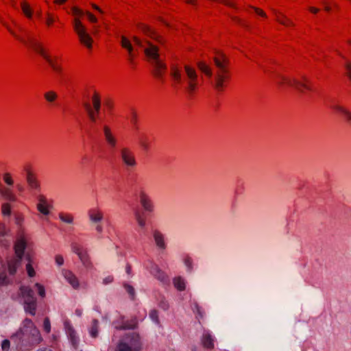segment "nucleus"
Returning a JSON list of instances; mask_svg holds the SVG:
<instances>
[{
  "label": "nucleus",
  "instance_id": "nucleus-35",
  "mask_svg": "<svg viewBox=\"0 0 351 351\" xmlns=\"http://www.w3.org/2000/svg\"><path fill=\"white\" fill-rule=\"evenodd\" d=\"M11 202H3L1 204V213L4 217H10L11 215Z\"/></svg>",
  "mask_w": 351,
  "mask_h": 351
},
{
  "label": "nucleus",
  "instance_id": "nucleus-55",
  "mask_svg": "<svg viewBox=\"0 0 351 351\" xmlns=\"http://www.w3.org/2000/svg\"><path fill=\"white\" fill-rule=\"evenodd\" d=\"M86 15L89 19V21L92 23H96L97 21V18L93 15L91 13L87 12H86Z\"/></svg>",
  "mask_w": 351,
  "mask_h": 351
},
{
  "label": "nucleus",
  "instance_id": "nucleus-64",
  "mask_svg": "<svg viewBox=\"0 0 351 351\" xmlns=\"http://www.w3.org/2000/svg\"><path fill=\"white\" fill-rule=\"evenodd\" d=\"M37 351H52V350L50 348H45L39 349Z\"/></svg>",
  "mask_w": 351,
  "mask_h": 351
},
{
  "label": "nucleus",
  "instance_id": "nucleus-36",
  "mask_svg": "<svg viewBox=\"0 0 351 351\" xmlns=\"http://www.w3.org/2000/svg\"><path fill=\"white\" fill-rule=\"evenodd\" d=\"M73 26L74 29L77 35L80 34V32H84L86 31V27L83 25L79 19H75Z\"/></svg>",
  "mask_w": 351,
  "mask_h": 351
},
{
  "label": "nucleus",
  "instance_id": "nucleus-46",
  "mask_svg": "<svg viewBox=\"0 0 351 351\" xmlns=\"http://www.w3.org/2000/svg\"><path fill=\"white\" fill-rule=\"evenodd\" d=\"M3 181L8 185L7 186L11 187L14 184V180L11 177V175L9 173H5L3 174Z\"/></svg>",
  "mask_w": 351,
  "mask_h": 351
},
{
  "label": "nucleus",
  "instance_id": "nucleus-30",
  "mask_svg": "<svg viewBox=\"0 0 351 351\" xmlns=\"http://www.w3.org/2000/svg\"><path fill=\"white\" fill-rule=\"evenodd\" d=\"M113 325L115 329L117 330H126V329H133L135 328L136 323H128L122 321L121 324H119L117 322H113Z\"/></svg>",
  "mask_w": 351,
  "mask_h": 351
},
{
  "label": "nucleus",
  "instance_id": "nucleus-44",
  "mask_svg": "<svg viewBox=\"0 0 351 351\" xmlns=\"http://www.w3.org/2000/svg\"><path fill=\"white\" fill-rule=\"evenodd\" d=\"M184 264L186 267L188 272L191 273L193 270V261L191 257L186 256L184 259Z\"/></svg>",
  "mask_w": 351,
  "mask_h": 351
},
{
  "label": "nucleus",
  "instance_id": "nucleus-13",
  "mask_svg": "<svg viewBox=\"0 0 351 351\" xmlns=\"http://www.w3.org/2000/svg\"><path fill=\"white\" fill-rule=\"evenodd\" d=\"M0 197L3 202H15L17 199L16 195L11 187L0 184Z\"/></svg>",
  "mask_w": 351,
  "mask_h": 351
},
{
  "label": "nucleus",
  "instance_id": "nucleus-3",
  "mask_svg": "<svg viewBox=\"0 0 351 351\" xmlns=\"http://www.w3.org/2000/svg\"><path fill=\"white\" fill-rule=\"evenodd\" d=\"M133 40L134 45L137 48H141L143 50L148 60L154 66V75L156 77L160 78L162 76L164 71L166 69V66L160 58L158 47L148 41L144 43L136 36L133 37Z\"/></svg>",
  "mask_w": 351,
  "mask_h": 351
},
{
  "label": "nucleus",
  "instance_id": "nucleus-61",
  "mask_svg": "<svg viewBox=\"0 0 351 351\" xmlns=\"http://www.w3.org/2000/svg\"><path fill=\"white\" fill-rule=\"evenodd\" d=\"M187 3L195 5L196 4V0H184Z\"/></svg>",
  "mask_w": 351,
  "mask_h": 351
},
{
  "label": "nucleus",
  "instance_id": "nucleus-23",
  "mask_svg": "<svg viewBox=\"0 0 351 351\" xmlns=\"http://www.w3.org/2000/svg\"><path fill=\"white\" fill-rule=\"evenodd\" d=\"M63 275L66 281L74 288L77 289L79 287L78 280L76 276L70 271H64Z\"/></svg>",
  "mask_w": 351,
  "mask_h": 351
},
{
  "label": "nucleus",
  "instance_id": "nucleus-54",
  "mask_svg": "<svg viewBox=\"0 0 351 351\" xmlns=\"http://www.w3.org/2000/svg\"><path fill=\"white\" fill-rule=\"evenodd\" d=\"M131 122L134 124V125L136 128V129H138V127H137V117H136V114L135 112H132Z\"/></svg>",
  "mask_w": 351,
  "mask_h": 351
},
{
  "label": "nucleus",
  "instance_id": "nucleus-59",
  "mask_svg": "<svg viewBox=\"0 0 351 351\" xmlns=\"http://www.w3.org/2000/svg\"><path fill=\"white\" fill-rule=\"evenodd\" d=\"M54 21V19L52 16H49L47 19L46 23L47 25H51Z\"/></svg>",
  "mask_w": 351,
  "mask_h": 351
},
{
  "label": "nucleus",
  "instance_id": "nucleus-19",
  "mask_svg": "<svg viewBox=\"0 0 351 351\" xmlns=\"http://www.w3.org/2000/svg\"><path fill=\"white\" fill-rule=\"evenodd\" d=\"M103 132L105 139L111 148H114L117 145V139L112 134L111 129L109 126L104 125H103Z\"/></svg>",
  "mask_w": 351,
  "mask_h": 351
},
{
  "label": "nucleus",
  "instance_id": "nucleus-53",
  "mask_svg": "<svg viewBox=\"0 0 351 351\" xmlns=\"http://www.w3.org/2000/svg\"><path fill=\"white\" fill-rule=\"evenodd\" d=\"M56 263L58 266H61L64 263V258L60 255H57L56 256Z\"/></svg>",
  "mask_w": 351,
  "mask_h": 351
},
{
  "label": "nucleus",
  "instance_id": "nucleus-29",
  "mask_svg": "<svg viewBox=\"0 0 351 351\" xmlns=\"http://www.w3.org/2000/svg\"><path fill=\"white\" fill-rule=\"evenodd\" d=\"M276 21L285 26H293V23L282 13H276Z\"/></svg>",
  "mask_w": 351,
  "mask_h": 351
},
{
  "label": "nucleus",
  "instance_id": "nucleus-8",
  "mask_svg": "<svg viewBox=\"0 0 351 351\" xmlns=\"http://www.w3.org/2000/svg\"><path fill=\"white\" fill-rule=\"evenodd\" d=\"M19 295L21 298V303L27 314L34 316L36 313L37 300L34 297L33 290L26 286H21L19 289Z\"/></svg>",
  "mask_w": 351,
  "mask_h": 351
},
{
  "label": "nucleus",
  "instance_id": "nucleus-38",
  "mask_svg": "<svg viewBox=\"0 0 351 351\" xmlns=\"http://www.w3.org/2000/svg\"><path fill=\"white\" fill-rule=\"evenodd\" d=\"M135 219L141 228H144L146 226V220L142 215L138 213H135Z\"/></svg>",
  "mask_w": 351,
  "mask_h": 351
},
{
  "label": "nucleus",
  "instance_id": "nucleus-47",
  "mask_svg": "<svg viewBox=\"0 0 351 351\" xmlns=\"http://www.w3.org/2000/svg\"><path fill=\"white\" fill-rule=\"evenodd\" d=\"M35 287L37 289L38 293L41 298H44L45 296V287L40 285V283H36Z\"/></svg>",
  "mask_w": 351,
  "mask_h": 351
},
{
  "label": "nucleus",
  "instance_id": "nucleus-2",
  "mask_svg": "<svg viewBox=\"0 0 351 351\" xmlns=\"http://www.w3.org/2000/svg\"><path fill=\"white\" fill-rule=\"evenodd\" d=\"M10 339L19 349L38 344L43 339L39 330L29 318L23 320L20 328L10 337Z\"/></svg>",
  "mask_w": 351,
  "mask_h": 351
},
{
  "label": "nucleus",
  "instance_id": "nucleus-43",
  "mask_svg": "<svg viewBox=\"0 0 351 351\" xmlns=\"http://www.w3.org/2000/svg\"><path fill=\"white\" fill-rule=\"evenodd\" d=\"M149 317L156 324H159L158 313L156 310H152L149 313Z\"/></svg>",
  "mask_w": 351,
  "mask_h": 351
},
{
  "label": "nucleus",
  "instance_id": "nucleus-21",
  "mask_svg": "<svg viewBox=\"0 0 351 351\" xmlns=\"http://www.w3.org/2000/svg\"><path fill=\"white\" fill-rule=\"evenodd\" d=\"M0 244L4 247H8L10 245V237L5 226L0 223Z\"/></svg>",
  "mask_w": 351,
  "mask_h": 351
},
{
  "label": "nucleus",
  "instance_id": "nucleus-33",
  "mask_svg": "<svg viewBox=\"0 0 351 351\" xmlns=\"http://www.w3.org/2000/svg\"><path fill=\"white\" fill-rule=\"evenodd\" d=\"M98 328H99V322L97 319H93L92 322L91 326L89 329V333L90 337L93 338H96L98 336Z\"/></svg>",
  "mask_w": 351,
  "mask_h": 351
},
{
  "label": "nucleus",
  "instance_id": "nucleus-45",
  "mask_svg": "<svg viewBox=\"0 0 351 351\" xmlns=\"http://www.w3.org/2000/svg\"><path fill=\"white\" fill-rule=\"evenodd\" d=\"M57 97V94L53 91H49L45 94V98L49 102L54 101Z\"/></svg>",
  "mask_w": 351,
  "mask_h": 351
},
{
  "label": "nucleus",
  "instance_id": "nucleus-18",
  "mask_svg": "<svg viewBox=\"0 0 351 351\" xmlns=\"http://www.w3.org/2000/svg\"><path fill=\"white\" fill-rule=\"evenodd\" d=\"M201 341L203 347L207 350H212L215 346V337L209 331H204Z\"/></svg>",
  "mask_w": 351,
  "mask_h": 351
},
{
  "label": "nucleus",
  "instance_id": "nucleus-11",
  "mask_svg": "<svg viewBox=\"0 0 351 351\" xmlns=\"http://www.w3.org/2000/svg\"><path fill=\"white\" fill-rule=\"evenodd\" d=\"M120 156L124 166L130 169L137 165L134 153L128 147H122L120 149Z\"/></svg>",
  "mask_w": 351,
  "mask_h": 351
},
{
  "label": "nucleus",
  "instance_id": "nucleus-26",
  "mask_svg": "<svg viewBox=\"0 0 351 351\" xmlns=\"http://www.w3.org/2000/svg\"><path fill=\"white\" fill-rule=\"evenodd\" d=\"M37 208L42 214L47 215L49 211L47 208L46 200L43 196L39 197V203L37 205Z\"/></svg>",
  "mask_w": 351,
  "mask_h": 351
},
{
  "label": "nucleus",
  "instance_id": "nucleus-60",
  "mask_svg": "<svg viewBox=\"0 0 351 351\" xmlns=\"http://www.w3.org/2000/svg\"><path fill=\"white\" fill-rule=\"evenodd\" d=\"M92 6H93V8L95 10H97V11H98L99 12H100L101 14H104V12L101 8H99L97 5H95V4H93V5H92Z\"/></svg>",
  "mask_w": 351,
  "mask_h": 351
},
{
  "label": "nucleus",
  "instance_id": "nucleus-32",
  "mask_svg": "<svg viewBox=\"0 0 351 351\" xmlns=\"http://www.w3.org/2000/svg\"><path fill=\"white\" fill-rule=\"evenodd\" d=\"M93 110L96 112V113H99L101 108V100L99 95L97 93H95L93 97Z\"/></svg>",
  "mask_w": 351,
  "mask_h": 351
},
{
  "label": "nucleus",
  "instance_id": "nucleus-25",
  "mask_svg": "<svg viewBox=\"0 0 351 351\" xmlns=\"http://www.w3.org/2000/svg\"><path fill=\"white\" fill-rule=\"evenodd\" d=\"M137 140L143 150L147 152L149 148L148 137L145 134H139Z\"/></svg>",
  "mask_w": 351,
  "mask_h": 351
},
{
  "label": "nucleus",
  "instance_id": "nucleus-16",
  "mask_svg": "<svg viewBox=\"0 0 351 351\" xmlns=\"http://www.w3.org/2000/svg\"><path fill=\"white\" fill-rule=\"evenodd\" d=\"M121 45L124 49H127V51H128V60L131 64H133V58L136 56V53L138 52V49H134V47L132 45L131 42L123 36L121 38Z\"/></svg>",
  "mask_w": 351,
  "mask_h": 351
},
{
  "label": "nucleus",
  "instance_id": "nucleus-15",
  "mask_svg": "<svg viewBox=\"0 0 351 351\" xmlns=\"http://www.w3.org/2000/svg\"><path fill=\"white\" fill-rule=\"evenodd\" d=\"M140 203L145 212L153 213L155 206L150 197L144 192L140 193Z\"/></svg>",
  "mask_w": 351,
  "mask_h": 351
},
{
  "label": "nucleus",
  "instance_id": "nucleus-31",
  "mask_svg": "<svg viewBox=\"0 0 351 351\" xmlns=\"http://www.w3.org/2000/svg\"><path fill=\"white\" fill-rule=\"evenodd\" d=\"M58 217L61 221L65 223L73 224L74 222V217L70 213H60Z\"/></svg>",
  "mask_w": 351,
  "mask_h": 351
},
{
  "label": "nucleus",
  "instance_id": "nucleus-58",
  "mask_svg": "<svg viewBox=\"0 0 351 351\" xmlns=\"http://www.w3.org/2000/svg\"><path fill=\"white\" fill-rule=\"evenodd\" d=\"M232 19L235 22H237V23H239V24H241V25H243L245 27H247V25L245 23H243L242 21L240 19H239L237 17H234V16L232 17Z\"/></svg>",
  "mask_w": 351,
  "mask_h": 351
},
{
  "label": "nucleus",
  "instance_id": "nucleus-63",
  "mask_svg": "<svg viewBox=\"0 0 351 351\" xmlns=\"http://www.w3.org/2000/svg\"><path fill=\"white\" fill-rule=\"evenodd\" d=\"M325 6H324V10L327 12H329L330 11V7L328 5L326 4V3H324Z\"/></svg>",
  "mask_w": 351,
  "mask_h": 351
},
{
  "label": "nucleus",
  "instance_id": "nucleus-51",
  "mask_svg": "<svg viewBox=\"0 0 351 351\" xmlns=\"http://www.w3.org/2000/svg\"><path fill=\"white\" fill-rule=\"evenodd\" d=\"M10 346V341L8 339H4L1 343V348L3 350H8Z\"/></svg>",
  "mask_w": 351,
  "mask_h": 351
},
{
  "label": "nucleus",
  "instance_id": "nucleus-40",
  "mask_svg": "<svg viewBox=\"0 0 351 351\" xmlns=\"http://www.w3.org/2000/svg\"><path fill=\"white\" fill-rule=\"evenodd\" d=\"M21 8L23 13L26 15L27 17L32 18V11L29 5L26 2L21 3Z\"/></svg>",
  "mask_w": 351,
  "mask_h": 351
},
{
  "label": "nucleus",
  "instance_id": "nucleus-9",
  "mask_svg": "<svg viewBox=\"0 0 351 351\" xmlns=\"http://www.w3.org/2000/svg\"><path fill=\"white\" fill-rule=\"evenodd\" d=\"M303 81H300L296 79H289L284 76H279L277 80V83L280 85L287 84L288 86H293L301 93H304V89L308 90H313V88L310 86L308 79L303 76Z\"/></svg>",
  "mask_w": 351,
  "mask_h": 351
},
{
  "label": "nucleus",
  "instance_id": "nucleus-7",
  "mask_svg": "<svg viewBox=\"0 0 351 351\" xmlns=\"http://www.w3.org/2000/svg\"><path fill=\"white\" fill-rule=\"evenodd\" d=\"M142 343L138 334L131 332L126 333L117 345L115 351H140Z\"/></svg>",
  "mask_w": 351,
  "mask_h": 351
},
{
  "label": "nucleus",
  "instance_id": "nucleus-12",
  "mask_svg": "<svg viewBox=\"0 0 351 351\" xmlns=\"http://www.w3.org/2000/svg\"><path fill=\"white\" fill-rule=\"evenodd\" d=\"M71 247L72 252L77 255L82 263L86 267H88L90 265V263L89 261L88 255L86 251L84 250L83 247L77 242H72L71 244Z\"/></svg>",
  "mask_w": 351,
  "mask_h": 351
},
{
  "label": "nucleus",
  "instance_id": "nucleus-37",
  "mask_svg": "<svg viewBox=\"0 0 351 351\" xmlns=\"http://www.w3.org/2000/svg\"><path fill=\"white\" fill-rule=\"evenodd\" d=\"M193 311L194 313L197 314L196 317L199 320L203 319L204 317V313L202 310L201 307L198 305L197 303L195 302L193 306Z\"/></svg>",
  "mask_w": 351,
  "mask_h": 351
},
{
  "label": "nucleus",
  "instance_id": "nucleus-4",
  "mask_svg": "<svg viewBox=\"0 0 351 351\" xmlns=\"http://www.w3.org/2000/svg\"><path fill=\"white\" fill-rule=\"evenodd\" d=\"M184 69L183 71L181 68L173 64L171 67V75L178 84H181L185 82L186 84L185 88L191 94L197 86V74L195 70L189 65H185Z\"/></svg>",
  "mask_w": 351,
  "mask_h": 351
},
{
  "label": "nucleus",
  "instance_id": "nucleus-42",
  "mask_svg": "<svg viewBox=\"0 0 351 351\" xmlns=\"http://www.w3.org/2000/svg\"><path fill=\"white\" fill-rule=\"evenodd\" d=\"M158 300V306L163 310H167L169 308V303L163 295H160Z\"/></svg>",
  "mask_w": 351,
  "mask_h": 351
},
{
  "label": "nucleus",
  "instance_id": "nucleus-28",
  "mask_svg": "<svg viewBox=\"0 0 351 351\" xmlns=\"http://www.w3.org/2000/svg\"><path fill=\"white\" fill-rule=\"evenodd\" d=\"M84 106L88 113V117H89L90 120L91 121V122H93V123H95L96 121H97V115L99 113H96V112H95L93 110L92 107L90 106V105L88 103H86V102L84 103Z\"/></svg>",
  "mask_w": 351,
  "mask_h": 351
},
{
  "label": "nucleus",
  "instance_id": "nucleus-20",
  "mask_svg": "<svg viewBox=\"0 0 351 351\" xmlns=\"http://www.w3.org/2000/svg\"><path fill=\"white\" fill-rule=\"evenodd\" d=\"M25 171H26L27 182L29 188L33 190L38 191L40 189V184L38 181L28 168H25Z\"/></svg>",
  "mask_w": 351,
  "mask_h": 351
},
{
  "label": "nucleus",
  "instance_id": "nucleus-6",
  "mask_svg": "<svg viewBox=\"0 0 351 351\" xmlns=\"http://www.w3.org/2000/svg\"><path fill=\"white\" fill-rule=\"evenodd\" d=\"M0 22L8 29L10 33L13 35L16 38L22 42L23 43L29 45L38 53H39L50 65V66L59 75H62V68L60 66L58 65L49 55H47L44 49L43 48L41 44H40L36 40L29 38L28 41L25 40L23 38L17 35L5 23L3 22L0 19Z\"/></svg>",
  "mask_w": 351,
  "mask_h": 351
},
{
  "label": "nucleus",
  "instance_id": "nucleus-1",
  "mask_svg": "<svg viewBox=\"0 0 351 351\" xmlns=\"http://www.w3.org/2000/svg\"><path fill=\"white\" fill-rule=\"evenodd\" d=\"M214 69L203 61L197 63L198 69L207 77H214L212 84L218 91L223 88L225 82L228 79V60L221 52H216V56L213 58Z\"/></svg>",
  "mask_w": 351,
  "mask_h": 351
},
{
  "label": "nucleus",
  "instance_id": "nucleus-5",
  "mask_svg": "<svg viewBox=\"0 0 351 351\" xmlns=\"http://www.w3.org/2000/svg\"><path fill=\"white\" fill-rule=\"evenodd\" d=\"M26 241L23 238L19 239L14 245L16 258L8 262V271L10 275H14L18 267L21 264L23 256L27 260L28 263L26 265L27 274L29 277H34L36 274L33 267L31 265L30 255L27 254L25 255V250L26 248Z\"/></svg>",
  "mask_w": 351,
  "mask_h": 351
},
{
  "label": "nucleus",
  "instance_id": "nucleus-62",
  "mask_svg": "<svg viewBox=\"0 0 351 351\" xmlns=\"http://www.w3.org/2000/svg\"><path fill=\"white\" fill-rule=\"evenodd\" d=\"M310 11L313 13H317L319 10L317 8H310Z\"/></svg>",
  "mask_w": 351,
  "mask_h": 351
},
{
  "label": "nucleus",
  "instance_id": "nucleus-39",
  "mask_svg": "<svg viewBox=\"0 0 351 351\" xmlns=\"http://www.w3.org/2000/svg\"><path fill=\"white\" fill-rule=\"evenodd\" d=\"M155 278L163 284H167L169 282L167 275L162 270L156 276Z\"/></svg>",
  "mask_w": 351,
  "mask_h": 351
},
{
  "label": "nucleus",
  "instance_id": "nucleus-27",
  "mask_svg": "<svg viewBox=\"0 0 351 351\" xmlns=\"http://www.w3.org/2000/svg\"><path fill=\"white\" fill-rule=\"evenodd\" d=\"M333 108L342 114L343 117H345L346 120L349 123H351V112H350L346 108H343V106L336 105L333 107Z\"/></svg>",
  "mask_w": 351,
  "mask_h": 351
},
{
  "label": "nucleus",
  "instance_id": "nucleus-41",
  "mask_svg": "<svg viewBox=\"0 0 351 351\" xmlns=\"http://www.w3.org/2000/svg\"><path fill=\"white\" fill-rule=\"evenodd\" d=\"M123 287H124L125 291H127V293L129 294L130 299L134 300L135 295H136V292H135L134 287L127 283H125L123 285Z\"/></svg>",
  "mask_w": 351,
  "mask_h": 351
},
{
  "label": "nucleus",
  "instance_id": "nucleus-50",
  "mask_svg": "<svg viewBox=\"0 0 351 351\" xmlns=\"http://www.w3.org/2000/svg\"><path fill=\"white\" fill-rule=\"evenodd\" d=\"M344 66L346 70V75L351 80V62H346L344 64Z\"/></svg>",
  "mask_w": 351,
  "mask_h": 351
},
{
  "label": "nucleus",
  "instance_id": "nucleus-49",
  "mask_svg": "<svg viewBox=\"0 0 351 351\" xmlns=\"http://www.w3.org/2000/svg\"><path fill=\"white\" fill-rule=\"evenodd\" d=\"M160 271H161V269L158 267V266L157 265H156V264L151 265L149 271L153 276L156 277V276L158 273H160Z\"/></svg>",
  "mask_w": 351,
  "mask_h": 351
},
{
  "label": "nucleus",
  "instance_id": "nucleus-24",
  "mask_svg": "<svg viewBox=\"0 0 351 351\" xmlns=\"http://www.w3.org/2000/svg\"><path fill=\"white\" fill-rule=\"evenodd\" d=\"M141 29L146 35L156 40L158 43H160L161 44L162 43V40H161L160 37L158 35H157L156 33L152 29H151L149 27H148L145 25H142L141 26Z\"/></svg>",
  "mask_w": 351,
  "mask_h": 351
},
{
  "label": "nucleus",
  "instance_id": "nucleus-56",
  "mask_svg": "<svg viewBox=\"0 0 351 351\" xmlns=\"http://www.w3.org/2000/svg\"><path fill=\"white\" fill-rule=\"evenodd\" d=\"M253 9L254 10L255 12L263 16V17H266V14L261 10H260L259 8H253Z\"/></svg>",
  "mask_w": 351,
  "mask_h": 351
},
{
  "label": "nucleus",
  "instance_id": "nucleus-22",
  "mask_svg": "<svg viewBox=\"0 0 351 351\" xmlns=\"http://www.w3.org/2000/svg\"><path fill=\"white\" fill-rule=\"evenodd\" d=\"M79 38V40L80 43L87 47L88 49L92 48V44L93 42L91 36L88 34L87 31L84 32H80V34L77 35Z\"/></svg>",
  "mask_w": 351,
  "mask_h": 351
},
{
  "label": "nucleus",
  "instance_id": "nucleus-34",
  "mask_svg": "<svg viewBox=\"0 0 351 351\" xmlns=\"http://www.w3.org/2000/svg\"><path fill=\"white\" fill-rule=\"evenodd\" d=\"M174 287L179 291H184L185 289L184 280L181 277L174 278L173 280Z\"/></svg>",
  "mask_w": 351,
  "mask_h": 351
},
{
  "label": "nucleus",
  "instance_id": "nucleus-17",
  "mask_svg": "<svg viewBox=\"0 0 351 351\" xmlns=\"http://www.w3.org/2000/svg\"><path fill=\"white\" fill-rule=\"evenodd\" d=\"M153 238L157 248L160 251H164L167 248V244L165 241V235L158 230L153 232Z\"/></svg>",
  "mask_w": 351,
  "mask_h": 351
},
{
  "label": "nucleus",
  "instance_id": "nucleus-14",
  "mask_svg": "<svg viewBox=\"0 0 351 351\" xmlns=\"http://www.w3.org/2000/svg\"><path fill=\"white\" fill-rule=\"evenodd\" d=\"M64 330L73 348H77L79 344V338L69 321L64 323Z\"/></svg>",
  "mask_w": 351,
  "mask_h": 351
},
{
  "label": "nucleus",
  "instance_id": "nucleus-48",
  "mask_svg": "<svg viewBox=\"0 0 351 351\" xmlns=\"http://www.w3.org/2000/svg\"><path fill=\"white\" fill-rule=\"evenodd\" d=\"M43 330L49 333L51 331V323L48 317H45L43 321Z\"/></svg>",
  "mask_w": 351,
  "mask_h": 351
},
{
  "label": "nucleus",
  "instance_id": "nucleus-57",
  "mask_svg": "<svg viewBox=\"0 0 351 351\" xmlns=\"http://www.w3.org/2000/svg\"><path fill=\"white\" fill-rule=\"evenodd\" d=\"M113 280V278L112 276H108V277H106L104 280H103V283L105 284V285H108L109 283H111Z\"/></svg>",
  "mask_w": 351,
  "mask_h": 351
},
{
  "label": "nucleus",
  "instance_id": "nucleus-10",
  "mask_svg": "<svg viewBox=\"0 0 351 351\" xmlns=\"http://www.w3.org/2000/svg\"><path fill=\"white\" fill-rule=\"evenodd\" d=\"M87 215L90 223L95 226L96 232L99 234L102 233L104 228L101 223L104 219L103 212L97 208H94L89 209Z\"/></svg>",
  "mask_w": 351,
  "mask_h": 351
},
{
  "label": "nucleus",
  "instance_id": "nucleus-52",
  "mask_svg": "<svg viewBox=\"0 0 351 351\" xmlns=\"http://www.w3.org/2000/svg\"><path fill=\"white\" fill-rule=\"evenodd\" d=\"M72 12H73V14H74L75 16H80L84 14V12L82 10H80L76 7L72 8Z\"/></svg>",
  "mask_w": 351,
  "mask_h": 351
}]
</instances>
